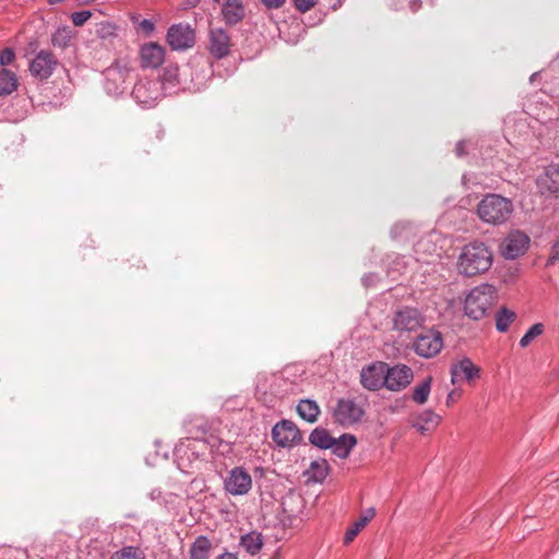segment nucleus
I'll return each instance as SVG.
<instances>
[{"label": "nucleus", "mask_w": 559, "mask_h": 559, "mask_svg": "<svg viewBox=\"0 0 559 559\" xmlns=\"http://www.w3.org/2000/svg\"><path fill=\"white\" fill-rule=\"evenodd\" d=\"M466 177H467L466 175H463V177H462V181H463L464 183H465Z\"/></svg>", "instance_id": "obj_51"}, {"label": "nucleus", "mask_w": 559, "mask_h": 559, "mask_svg": "<svg viewBox=\"0 0 559 559\" xmlns=\"http://www.w3.org/2000/svg\"><path fill=\"white\" fill-rule=\"evenodd\" d=\"M298 415L309 424H313L318 420L320 414V407L314 400L305 399L297 404Z\"/></svg>", "instance_id": "obj_25"}, {"label": "nucleus", "mask_w": 559, "mask_h": 559, "mask_svg": "<svg viewBox=\"0 0 559 559\" xmlns=\"http://www.w3.org/2000/svg\"><path fill=\"white\" fill-rule=\"evenodd\" d=\"M425 322L423 312L411 306L399 307L393 314L392 324L393 330L397 332H414L421 328Z\"/></svg>", "instance_id": "obj_5"}, {"label": "nucleus", "mask_w": 559, "mask_h": 559, "mask_svg": "<svg viewBox=\"0 0 559 559\" xmlns=\"http://www.w3.org/2000/svg\"><path fill=\"white\" fill-rule=\"evenodd\" d=\"M251 487V475L241 466L231 468L224 478V489L231 496L247 495Z\"/></svg>", "instance_id": "obj_8"}, {"label": "nucleus", "mask_w": 559, "mask_h": 559, "mask_svg": "<svg viewBox=\"0 0 559 559\" xmlns=\"http://www.w3.org/2000/svg\"><path fill=\"white\" fill-rule=\"evenodd\" d=\"M19 86L17 75L9 69H0V96H8Z\"/></svg>", "instance_id": "obj_28"}, {"label": "nucleus", "mask_w": 559, "mask_h": 559, "mask_svg": "<svg viewBox=\"0 0 559 559\" xmlns=\"http://www.w3.org/2000/svg\"><path fill=\"white\" fill-rule=\"evenodd\" d=\"M545 330V326L543 323L537 322L533 324L526 333L521 337L519 345L522 348L527 347L537 336L542 335Z\"/></svg>", "instance_id": "obj_34"}, {"label": "nucleus", "mask_w": 559, "mask_h": 559, "mask_svg": "<svg viewBox=\"0 0 559 559\" xmlns=\"http://www.w3.org/2000/svg\"><path fill=\"white\" fill-rule=\"evenodd\" d=\"M406 267V261L405 257H397L395 261H393V265L390 266L389 272H403V270Z\"/></svg>", "instance_id": "obj_41"}, {"label": "nucleus", "mask_w": 559, "mask_h": 559, "mask_svg": "<svg viewBox=\"0 0 559 559\" xmlns=\"http://www.w3.org/2000/svg\"><path fill=\"white\" fill-rule=\"evenodd\" d=\"M15 59V52L12 48H4L0 53V66L11 64Z\"/></svg>", "instance_id": "obj_37"}, {"label": "nucleus", "mask_w": 559, "mask_h": 559, "mask_svg": "<svg viewBox=\"0 0 559 559\" xmlns=\"http://www.w3.org/2000/svg\"><path fill=\"white\" fill-rule=\"evenodd\" d=\"M376 280H377V275L373 273H370V274H365L361 278V282H362L364 286L369 287L374 284Z\"/></svg>", "instance_id": "obj_42"}, {"label": "nucleus", "mask_w": 559, "mask_h": 559, "mask_svg": "<svg viewBox=\"0 0 559 559\" xmlns=\"http://www.w3.org/2000/svg\"><path fill=\"white\" fill-rule=\"evenodd\" d=\"M61 0H52L51 3L60 2Z\"/></svg>", "instance_id": "obj_52"}, {"label": "nucleus", "mask_w": 559, "mask_h": 559, "mask_svg": "<svg viewBox=\"0 0 559 559\" xmlns=\"http://www.w3.org/2000/svg\"><path fill=\"white\" fill-rule=\"evenodd\" d=\"M536 186L540 194L546 197H559V164L551 163L544 168L536 179Z\"/></svg>", "instance_id": "obj_15"}, {"label": "nucleus", "mask_w": 559, "mask_h": 559, "mask_svg": "<svg viewBox=\"0 0 559 559\" xmlns=\"http://www.w3.org/2000/svg\"><path fill=\"white\" fill-rule=\"evenodd\" d=\"M516 314L513 310H510L506 307L501 308L496 313V329L503 333L507 332L510 324L515 320Z\"/></svg>", "instance_id": "obj_31"}, {"label": "nucleus", "mask_w": 559, "mask_h": 559, "mask_svg": "<svg viewBox=\"0 0 559 559\" xmlns=\"http://www.w3.org/2000/svg\"><path fill=\"white\" fill-rule=\"evenodd\" d=\"M260 1L267 10H277V9L282 8L286 2V0H260Z\"/></svg>", "instance_id": "obj_40"}, {"label": "nucleus", "mask_w": 559, "mask_h": 559, "mask_svg": "<svg viewBox=\"0 0 559 559\" xmlns=\"http://www.w3.org/2000/svg\"><path fill=\"white\" fill-rule=\"evenodd\" d=\"M455 153L459 157H462L466 154V151H465V142L464 141H459L456 143V146H455Z\"/></svg>", "instance_id": "obj_44"}, {"label": "nucleus", "mask_w": 559, "mask_h": 559, "mask_svg": "<svg viewBox=\"0 0 559 559\" xmlns=\"http://www.w3.org/2000/svg\"><path fill=\"white\" fill-rule=\"evenodd\" d=\"M92 16L90 10L76 11L71 14V21L75 26H82Z\"/></svg>", "instance_id": "obj_36"}, {"label": "nucleus", "mask_w": 559, "mask_h": 559, "mask_svg": "<svg viewBox=\"0 0 559 559\" xmlns=\"http://www.w3.org/2000/svg\"><path fill=\"white\" fill-rule=\"evenodd\" d=\"M209 51L216 59H223L230 52V37L228 33L218 27L210 29Z\"/></svg>", "instance_id": "obj_17"}, {"label": "nucleus", "mask_w": 559, "mask_h": 559, "mask_svg": "<svg viewBox=\"0 0 559 559\" xmlns=\"http://www.w3.org/2000/svg\"><path fill=\"white\" fill-rule=\"evenodd\" d=\"M142 68H158L165 59L164 48L155 43L145 44L140 51Z\"/></svg>", "instance_id": "obj_20"}, {"label": "nucleus", "mask_w": 559, "mask_h": 559, "mask_svg": "<svg viewBox=\"0 0 559 559\" xmlns=\"http://www.w3.org/2000/svg\"><path fill=\"white\" fill-rule=\"evenodd\" d=\"M492 265V252L481 241L465 245L457 259V271L464 276H476L487 272Z\"/></svg>", "instance_id": "obj_1"}, {"label": "nucleus", "mask_w": 559, "mask_h": 559, "mask_svg": "<svg viewBox=\"0 0 559 559\" xmlns=\"http://www.w3.org/2000/svg\"><path fill=\"white\" fill-rule=\"evenodd\" d=\"M441 417L431 409H425L412 419V426L416 428L421 435L433 431Z\"/></svg>", "instance_id": "obj_21"}, {"label": "nucleus", "mask_w": 559, "mask_h": 559, "mask_svg": "<svg viewBox=\"0 0 559 559\" xmlns=\"http://www.w3.org/2000/svg\"><path fill=\"white\" fill-rule=\"evenodd\" d=\"M222 15L226 24L235 25L245 17V7L241 0H226L222 5Z\"/></svg>", "instance_id": "obj_22"}, {"label": "nucleus", "mask_w": 559, "mask_h": 559, "mask_svg": "<svg viewBox=\"0 0 559 559\" xmlns=\"http://www.w3.org/2000/svg\"><path fill=\"white\" fill-rule=\"evenodd\" d=\"M133 67L128 58H120L114 61L104 72V87L108 95L118 97L122 95L127 88V80L130 78Z\"/></svg>", "instance_id": "obj_4"}, {"label": "nucleus", "mask_w": 559, "mask_h": 559, "mask_svg": "<svg viewBox=\"0 0 559 559\" xmlns=\"http://www.w3.org/2000/svg\"><path fill=\"white\" fill-rule=\"evenodd\" d=\"M167 43L174 50H185L194 44V32L189 25L175 24L167 32Z\"/></svg>", "instance_id": "obj_16"}, {"label": "nucleus", "mask_w": 559, "mask_h": 559, "mask_svg": "<svg viewBox=\"0 0 559 559\" xmlns=\"http://www.w3.org/2000/svg\"><path fill=\"white\" fill-rule=\"evenodd\" d=\"M293 2L295 8L302 13L309 11L316 4L314 0H293Z\"/></svg>", "instance_id": "obj_38"}, {"label": "nucleus", "mask_w": 559, "mask_h": 559, "mask_svg": "<svg viewBox=\"0 0 559 559\" xmlns=\"http://www.w3.org/2000/svg\"><path fill=\"white\" fill-rule=\"evenodd\" d=\"M559 260V239L551 246L550 255L546 262V265H554Z\"/></svg>", "instance_id": "obj_39"}, {"label": "nucleus", "mask_w": 559, "mask_h": 559, "mask_svg": "<svg viewBox=\"0 0 559 559\" xmlns=\"http://www.w3.org/2000/svg\"><path fill=\"white\" fill-rule=\"evenodd\" d=\"M431 377H428L414 388V402L417 404H424L427 402L431 389Z\"/></svg>", "instance_id": "obj_33"}, {"label": "nucleus", "mask_w": 559, "mask_h": 559, "mask_svg": "<svg viewBox=\"0 0 559 559\" xmlns=\"http://www.w3.org/2000/svg\"><path fill=\"white\" fill-rule=\"evenodd\" d=\"M215 3H221V0H213Z\"/></svg>", "instance_id": "obj_53"}, {"label": "nucleus", "mask_w": 559, "mask_h": 559, "mask_svg": "<svg viewBox=\"0 0 559 559\" xmlns=\"http://www.w3.org/2000/svg\"><path fill=\"white\" fill-rule=\"evenodd\" d=\"M297 500L299 503H302V499L300 497H290V498H287L283 501V508H284V511L285 512H289L288 515L289 516H295L293 510H288L287 507H288V502L292 501V500Z\"/></svg>", "instance_id": "obj_43"}, {"label": "nucleus", "mask_w": 559, "mask_h": 559, "mask_svg": "<svg viewBox=\"0 0 559 559\" xmlns=\"http://www.w3.org/2000/svg\"><path fill=\"white\" fill-rule=\"evenodd\" d=\"M513 213V203L500 194L488 193L477 205V215L486 224L502 225Z\"/></svg>", "instance_id": "obj_2"}, {"label": "nucleus", "mask_w": 559, "mask_h": 559, "mask_svg": "<svg viewBox=\"0 0 559 559\" xmlns=\"http://www.w3.org/2000/svg\"><path fill=\"white\" fill-rule=\"evenodd\" d=\"M443 348L441 332L429 329L416 336L413 343L414 352L423 358H432Z\"/></svg>", "instance_id": "obj_7"}, {"label": "nucleus", "mask_w": 559, "mask_h": 559, "mask_svg": "<svg viewBox=\"0 0 559 559\" xmlns=\"http://www.w3.org/2000/svg\"><path fill=\"white\" fill-rule=\"evenodd\" d=\"M330 471V466L326 460L324 459H318L313 460L305 474L308 476L309 480H312L314 483H322Z\"/></svg>", "instance_id": "obj_26"}, {"label": "nucleus", "mask_w": 559, "mask_h": 559, "mask_svg": "<svg viewBox=\"0 0 559 559\" xmlns=\"http://www.w3.org/2000/svg\"><path fill=\"white\" fill-rule=\"evenodd\" d=\"M536 76H538V73H537V72L533 73V74L531 75V78H530V81H531V82L535 81V78H536Z\"/></svg>", "instance_id": "obj_49"}, {"label": "nucleus", "mask_w": 559, "mask_h": 559, "mask_svg": "<svg viewBox=\"0 0 559 559\" xmlns=\"http://www.w3.org/2000/svg\"><path fill=\"white\" fill-rule=\"evenodd\" d=\"M181 450H182L181 448H179V449H177V450H176V455H177V456L180 454Z\"/></svg>", "instance_id": "obj_50"}, {"label": "nucleus", "mask_w": 559, "mask_h": 559, "mask_svg": "<svg viewBox=\"0 0 559 559\" xmlns=\"http://www.w3.org/2000/svg\"><path fill=\"white\" fill-rule=\"evenodd\" d=\"M364 415V407L352 399L337 400L332 412L334 421L342 427H349L358 424L362 419Z\"/></svg>", "instance_id": "obj_6"}, {"label": "nucleus", "mask_w": 559, "mask_h": 559, "mask_svg": "<svg viewBox=\"0 0 559 559\" xmlns=\"http://www.w3.org/2000/svg\"><path fill=\"white\" fill-rule=\"evenodd\" d=\"M110 559H145L141 550L136 547H124L115 552Z\"/></svg>", "instance_id": "obj_35"}, {"label": "nucleus", "mask_w": 559, "mask_h": 559, "mask_svg": "<svg viewBox=\"0 0 559 559\" xmlns=\"http://www.w3.org/2000/svg\"><path fill=\"white\" fill-rule=\"evenodd\" d=\"M73 32L69 26H60L51 36V43L55 47L66 48L70 45Z\"/></svg>", "instance_id": "obj_32"}, {"label": "nucleus", "mask_w": 559, "mask_h": 559, "mask_svg": "<svg viewBox=\"0 0 559 559\" xmlns=\"http://www.w3.org/2000/svg\"><path fill=\"white\" fill-rule=\"evenodd\" d=\"M333 439L334 437H332L330 432L322 427L314 428L309 436V442L323 450H328L332 447Z\"/></svg>", "instance_id": "obj_29"}, {"label": "nucleus", "mask_w": 559, "mask_h": 559, "mask_svg": "<svg viewBox=\"0 0 559 559\" xmlns=\"http://www.w3.org/2000/svg\"><path fill=\"white\" fill-rule=\"evenodd\" d=\"M211 542L206 536H198L190 547V559H209Z\"/></svg>", "instance_id": "obj_30"}, {"label": "nucleus", "mask_w": 559, "mask_h": 559, "mask_svg": "<svg viewBox=\"0 0 559 559\" xmlns=\"http://www.w3.org/2000/svg\"><path fill=\"white\" fill-rule=\"evenodd\" d=\"M273 441L281 448H290L301 441L299 428L290 420L283 419L271 431Z\"/></svg>", "instance_id": "obj_11"}, {"label": "nucleus", "mask_w": 559, "mask_h": 559, "mask_svg": "<svg viewBox=\"0 0 559 559\" xmlns=\"http://www.w3.org/2000/svg\"><path fill=\"white\" fill-rule=\"evenodd\" d=\"M240 546L250 555H257L263 547V536L257 531H251L240 538Z\"/></svg>", "instance_id": "obj_27"}, {"label": "nucleus", "mask_w": 559, "mask_h": 559, "mask_svg": "<svg viewBox=\"0 0 559 559\" xmlns=\"http://www.w3.org/2000/svg\"><path fill=\"white\" fill-rule=\"evenodd\" d=\"M357 444V439L354 435L343 433L338 438L333 439V444L330 448L332 453L340 459L349 456L352 450Z\"/></svg>", "instance_id": "obj_23"}, {"label": "nucleus", "mask_w": 559, "mask_h": 559, "mask_svg": "<svg viewBox=\"0 0 559 559\" xmlns=\"http://www.w3.org/2000/svg\"><path fill=\"white\" fill-rule=\"evenodd\" d=\"M157 81L159 82L160 94L171 95L177 93L182 85L179 67L177 64L167 66Z\"/></svg>", "instance_id": "obj_19"}, {"label": "nucleus", "mask_w": 559, "mask_h": 559, "mask_svg": "<svg viewBox=\"0 0 559 559\" xmlns=\"http://www.w3.org/2000/svg\"><path fill=\"white\" fill-rule=\"evenodd\" d=\"M530 243L528 236L521 231H511L501 242L500 252L503 258L514 260L524 254Z\"/></svg>", "instance_id": "obj_12"}, {"label": "nucleus", "mask_w": 559, "mask_h": 559, "mask_svg": "<svg viewBox=\"0 0 559 559\" xmlns=\"http://www.w3.org/2000/svg\"><path fill=\"white\" fill-rule=\"evenodd\" d=\"M414 377L413 370L406 365H386L384 388L390 391H401L405 389Z\"/></svg>", "instance_id": "obj_14"}, {"label": "nucleus", "mask_w": 559, "mask_h": 559, "mask_svg": "<svg viewBox=\"0 0 559 559\" xmlns=\"http://www.w3.org/2000/svg\"><path fill=\"white\" fill-rule=\"evenodd\" d=\"M460 395L461 393L459 391H451L447 396V405H451L452 403H454L460 397Z\"/></svg>", "instance_id": "obj_45"}, {"label": "nucleus", "mask_w": 559, "mask_h": 559, "mask_svg": "<svg viewBox=\"0 0 559 559\" xmlns=\"http://www.w3.org/2000/svg\"><path fill=\"white\" fill-rule=\"evenodd\" d=\"M497 300V290L490 284H481L469 290L464 300V313L473 320L483 319Z\"/></svg>", "instance_id": "obj_3"}, {"label": "nucleus", "mask_w": 559, "mask_h": 559, "mask_svg": "<svg viewBox=\"0 0 559 559\" xmlns=\"http://www.w3.org/2000/svg\"><path fill=\"white\" fill-rule=\"evenodd\" d=\"M58 66V59L49 50H40L29 62V73L37 80L44 81L49 79L56 67Z\"/></svg>", "instance_id": "obj_10"}, {"label": "nucleus", "mask_w": 559, "mask_h": 559, "mask_svg": "<svg viewBox=\"0 0 559 559\" xmlns=\"http://www.w3.org/2000/svg\"><path fill=\"white\" fill-rule=\"evenodd\" d=\"M134 100L142 107L155 106L160 97L159 82L156 80L141 79L139 80L131 93Z\"/></svg>", "instance_id": "obj_9"}, {"label": "nucleus", "mask_w": 559, "mask_h": 559, "mask_svg": "<svg viewBox=\"0 0 559 559\" xmlns=\"http://www.w3.org/2000/svg\"><path fill=\"white\" fill-rule=\"evenodd\" d=\"M270 559H281V555L278 551L274 552Z\"/></svg>", "instance_id": "obj_48"}, {"label": "nucleus", "mask_w": 559, "mask_h": 559, "mask_svg": "<svg viewBox=\"0 0 559 559\" xmlns=\"http://www.w3.org/2000/svg\"><path fill=\"white\" fill-rule=\"evenodd\" d=\"M451 383L455 384L460 380L472 381L480 376V369L473 364L468 357L453 362L450 368Z\"/></svg>", "instance_id": "obj_18"}, {"label": "nucleus", "mask_w": 559, "mask_h": 559, "mask_svg": "<svg viewBox=\"0 0 559 559\" xmlns=\"http://www.w3.org/2000/svg\"><path fill=\"white\" fill-rule=\"evenodd\" d=\"M386 362H373L360 371V383L369 391H378L384 388Z\"/></svg>", "instance_id": "obj_13"}, {"label": "nucleus", "mask_w": 559, "mask_h": 559, "mask_svg": "<svg viewBox=\"0 0 559 559\" xmlns=\"http://www.w3.org/2000/svg\"><path fill=\"white\" fill-rule=\"evenodd\" d=\"M376 514L374 508H368L364 511L358 521L349 526L344 535V544L348 545L359 534V532L370 522Z\"/></svg>", "instance_id": "obj_24"}, {"label": "nucleus", "mask_w": 559, "mask_h": 559, "mask_svg": "<svg viewBox=\"0 0 559 559\" xmlns=\"http://www.w3.org/2000/svg\"><path fill=\"white\" fill-rule=\"evenodd\" d=\"M141 26L146 32H152L154 29V23L146 19L141 22Z\"/></svg>", "instance_id": "obj_46"}, {"label": "nucleus", "mask_w": 559, "mask_h": 559, "mask_svg": "<svg viewBox=\"0 0 559 559\" xmlns=\"http://www.w3.org/2000/svg\"><path fill=\"white\" fill-rule=\"evenodd\" d=\"M216 559H238V558L235 554L226 551V552L219 555Z\"/></svg>", "instance_id": "obj_47"}]
</instances>
